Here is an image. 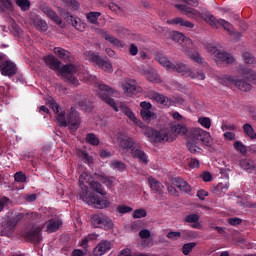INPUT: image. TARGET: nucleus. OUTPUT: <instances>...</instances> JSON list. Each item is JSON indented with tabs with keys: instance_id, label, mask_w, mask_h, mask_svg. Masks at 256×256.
I'll use <instances>...</instances> for the list:
<instances>
[{
	"instance_id": "obj_57",
	"label": "nucleus",
	"mask_w": 256,
	"mask_h": 256,
	"mask_svg": "<svg viewBox=\"0 0 256 256\" xmlns=\"http://www.w3.org/2000/svg\"><path fill=\"white\" fill-rule=\"evenodd\" d=\"M242 222H243V220H241V218H229L228 219V223L230 225H232L233 227H235L237 225H241Z\"/></svg>"
},
{
	"instance_id": "obj_47",
	"label": "nucleus",
	"mask_w": 256,
	"mask_h": 256,
	"mask_svg": "<svg viewBox=\"0 0 256 256\" xmlns=\"http://www.w3.org/2000/svg\"><path fill=\"white\" fill-rule=\"evenodd\" d=\"M79 106L84 111H91V109H92L91 102L89 100H87V98H84V99L80 100L79 101Z\"/></svg>"
},
{
	"instance_id": "obj_40",
	"label": "nucleus",
	"mask_w": 256,
	"mask_h": 256,
	"mask_svg": "<svg viewBox=\"0 0 256 256\" xmlns=\"http://www.w3.org/2000/svg\"><path fill=\"white\" fill-rule=\"evenodd\" d=\"M78 157H80L84 163H88V165H91V163H93V156H90L85 151L79 150L78 151Z\"/></svg>"
},
{
	"instance_id": "obj_48",
	"label": "nucleus",
	"mask_w": 256,
	"mask_h": 256,
	"mask_svg": "<svg viewBox=\"0 0 256 256\" xmlns=\"http://www.w3.org/2000/svg\"><path fill=\"white\" fill-rule=\"evenodd\" d=\"M143 217H147V211L145 209L141 208L133 212L134 219H143Z\"/></svg>"
},
{
	"instance_id": "obj_56",
	"label": "nucleus",
	"mask_w": 256,
	"mask_h": 256,
	"mask_svg": "<svg viewBox=\"0 0 256 256\" xmlns=\"http://www.w3.org/2000/svg\"><path fill=\"white\" fill-rule=\"evenodd\" d=\"M1 5H3L4 9H8V11H13V3L11 0H0Z\"/></svg>"
},
{
	"instance_id": "obj_28",
	"label": "nucleus",
	"mask_w": 256,
	"mask_h": 256,
	"mask_svg": "<svg viewBox=\"0 0 256 256\" xmlns=\"http://www.w3.org/2000/svg\"><path fill=\"white\" fill-rule=\"evenodd\" d=\"M143 73L150 83H161V77H159V74H157V71L153 70V68L144 70Z\"/></svg>"
},
{
	"instance_id": "obj_63",
	"label": "nucleus",
	"mask_w": 256,
	"mask_h": 256,
	"mask_svg": "<svg viewBox=\"0 0 256 256\" xmlns=\"http://www.w3.org/2000/svg\"><path fill=\"white\" fill-rule=\"evenodd\" d=\"M168 239H177L181 237V232H169L167 234Z\"/></svg>"
},
{
	"instance_id": "obj_16",
	"label": "nucleus",
	"mask_w": 256,
	"mask_h": 256,
	"mask_svg": "<svg viewBox=\"0 0 256 256\" xmlns=\"http://www.w3.org/2000/svg\"><path fill=\"white\" fill-rule=\"evenodd\" d=\"M140 106L142 108L140 113L143 121H145L146 123H151L153 119H157V114L153 112V106L151 105V103L141 102Z\"/></svg>"
},
{
	"instance_id": "obj_25",
	"label": "nucleus",
	"mask_w": 256,
	"mask_h": 256,
	"mask_svg": "<svg viewBox=\"0 0 256 256\" xmlns=\"http://www.w3.org/2000/svg\"><path fill=\"white\" fill-rule=\"evenodd\" d=\"M168 25H180V27H187V29H193L195 24L189 20H185L181 17L167 20Z\"/></svg>"
},
{
	"instance_id": "obj_59",
	"label": "nucleus",
	"mask_w": 256,
	"mask_h": 256,
	"mask_svg": "<svg viewBox=\"0 0 256 256\" xmlns=\"http://www.w3.org/2000/svg\"><path fill=\"white\" fill-rule=\"evenodd\" d=\"M201 178L203 181H205V183H209V181L213 179V175H211V172H203Z\"/></svg>"
},
{
	"instance_id": "obj_10",
	"label": "nucleus",
	"mask_w": 256,
	"mask_h": 256,
	"mask_svg": "<svg viewBox=\"0 0 256 256\" xmlns=\"http://www.w3.org/2000/svg\"><path fill=\"white\" fill-rule=\"evenodd\" d=\"M217 81L225 87H231V85H234V87H237V89L240 91H251V84H249L247 80L240 79L239 77H235L233 75L223 74L218 76Z\"/></svg>"
},
{
	"instance_id": "obj_7",
	"label": "nucleus",
	"mask_w": 256,
	"mask_h": 256,
	"mask_svg": "<svg viewBox=\"0 0 256 256\" xmlns=\"http://www.w3.org/2000/svg\"><path fill=\"white\" fill-rule=\"evenodd\" d=\"M118 143H119V149L121 152H123L125 155H131L134 159H138L140 163H144V165H147L149 163V158L147 157V154L145 151H143V148L135 141V139L120 133L118 134Z\"/></svg>"
},
{
	"instance_id": "obj_4",
	"label": "nucleus",
	"mask_w": 256,
	"mask_h": 256,
	"mask_svg": "<svg viewBox=\"0 0 256 256\" xmlns=\"http://www.w3.org/2000/svg\"><path fill=\"white\" fill-rule=\"evenodd\" d=\"M155 59L160 63L166 71L171 73H180L184 77H190V79H198V81H204L205 73L203 71H198L197 73L191 71L189 65L182 62H171L169 57L163 52L155 53Z\"/></svg>"
},
{
	"instance_id": "obj_51",
	"label": "nucleus",
	"mask_w": 256,
	"mask_h": 256,
	"mask_svg": "<svg viewBox=\"0 0 256 256\" xmlns=\"http://www.w3.org/2000/svg\"><path fill=\"white\" fill-rule=\"evenodd\" d=\"M216 191H221L222 193H227L229 191V182H220L216 186Z\"/></svg>"
},
{
	"instance_id": "obj_11",
	"label": "nucleus",
	"mask_w": 256,
	"mask_h": 256,
	"mask_svg": "<svg viewBox=\"0 0 256 256\" xmlns=\"http://www.w3.org/2000/svg\"><path fill=\"white\" fill-rule=\"evenodd\" d=\"M206 49L208 53L213 55L216 63H227L229 65V63H233V61H235V58H233L231 54L217 49V47L213 46V44H208Z\"/></svg>"
},
{
	"instance_id": "obj_52",
	"label": "nucleus",
	"mask_w": 256,
	"mask_h": 256,
	"mask_svg": "<svg viewBox=\"0 0 256 256\" xmlns=\"http://www.w3.org/2000/svg\"><path fill=\"white\" fill-rule=\"evenodd\" d=\"M187 148L190 153H199V151H201V148L196 146L193 142H191V140L188 141Z\"/></svg>"
},
{
	"instance_id": "obj_35",
	"label": "nucleus",
	"mask_w": 256,
	"mask_h": 256,
	"mask_svg": "<svg viewBox=\"0 0 256 256\" xmlns=\"http://www.w3.org/2000/svg\"><path fill=\"white\" fill-rule=\"evenodd\" d=\"M25 219L27 221H30L31 223H39V221L41 219V214H39L37 212H26Z\"/></svg>"
},
{
	"instance_id": "obj_24",
	"label": "nucleus",
	"mask_w": 256,
	"mask_h": 256,
	"mask_svg": "<svg viewBox=\"0 0 256 256\" xmlns=\"http://www.w3.org/2000/svg\"><path fill=\"white\" fill-rule=\"evenodd\" d=\"M237 72L241 77L247 79V81H255L254 83H256V73L253 70L245 68L244 66H239Z\"/></svg>"
},
{
	"instance_id": "obj_58",
	"label": "nucleus",
	"mask_w": 256,
	"mask_h": 256,
	"mask_svg": "<svg viewBox=\"0 0 256 256\" xmlns=\"http://www.w3.org/2000/svg\"><path fill=\"white\" fill-rule=\"evenodd\" d=\"M199 161L196 158H191L190 162H189V167L191 169H199Z\"/></svg>"
},
{
	"instance_id": "obj_44",
	"label": "nucleus",
	"mask_w": 256,
	"mask_h": 256,
	"mask_svg": "<svg viewBox=\"0 0 256 256\" xmlns=\"http://www.w3.org/2000/svg\"><path fill=\"white\" fill-rule=\"evenodd\" d=\"M86 142L90 145L97 146L99 145V138L95 134L89 133L86 135Z\"/></svg>"
},
{
	"instance_id": "obj_3",
	"label": "nucleus",
	"mask_w": 256,
	"mask_h": 256,
	"mask_svg": "<svg viewBox=\"0 0 256 256\" xmlns=\"http://www.w3.org/2000/svg\"><path fill=\"white\" fill-rule=\"evenodd\" d=\"M86 81H94V87L98 89L99 91L97 92V96L99 99L104 101L107 105H110L114 111H121L122 113H125V115L129 118L130 121H133V123H137V117H135V114L125 103L123 102H115L112 98L111 95L115 93V90L113 88L105 85V83L101 81L95 80V76H85Z\"/></svg>"
},
{
	"instance_id": "obj_14",
	"label": "nucleus",
	"mask_w": 256,
	"mask_h": 256,
	"mask_svg": "<svg viewBox=\"0 0 256 256\" xmlns=\"http://www.w3.org/2000/svg\"><path fill=\"white\" fill-rule=\"evenodd\" d=\"M40 11L48 17V19H51L56 25H59L60 27H63V20L57 15V12L51 8L47 3H41L39 5Z\"/></svg>"
},
{
	"instance_id": "obj_53",
	"label": "nucleus",
	"mask_w": 256,
	"mask_h": 256,
	"mask_svg": "<svg viewBox=\"0 0 256 256\" xmlns=\"http://www.w3.org/2000/svg\"><path fill=\"white\" fill-rule=\"evenodd\" d=\"M103 37L106 41H109V43H112V45H119V41L115 37L111 36L110 34L105 33Z\"/></svg>"
},
{
	"instance_id": "obj_22",
	"label": "nucleus",
	"mask_w": 256,
	"mask_h": 256,
	"mask_svg": "<svg viewBox=\"0 0 256 256\" xmlns=\"http://www.w3.org/2000/svg\"><path fill=\"white\" fill-rule=\"evenodd\" d=\"M122 89L125 95L131 97V95H135V91H137V82H135V80L125 79L122 81Z\"/></svg>"
},
{
	"instance_id": "obj_32",
	"label": "nucleus",
	"mask_w": 256,
	"mask_h": 256,
	"mask_svg": "<svg viewBox=\"0 0 256 256\" xmlns=\"http://www.w3.org/2000/svg\"><path fill=\"white\" fill-rule=\"evenodd\" d=\"M240 167L245 169L248 173H253L255 170V163L251 160L243 159L240 161Z\"/></svg>"
},
{
	"instance_id": "obj_8",
	"label": "nucleus",
	"mask_w": 256,
	"mask_h": 256,
	"mask_svg": "<svg viewBox=\"0 0 256 256\" xmlns=\"http://www.w3.org/2000/svg\"><path fill=\"white\" fill-rule=\"evenodd\" d=\"M172 39L173 41H176V43H180V45H182V51L187 55L188 59H191L194 63H204L205 60L201 57V54L195 51V43H193V40L185 37L181 32H173Z\"/></svg>"
},
{
	"instance_id": "obj_46",
	"label": "nucleus",
	"mask_w": 256,
	"mask_h": 256,
	"mask_svg": "<svg viewBox=\"0 0 256 256\" xmlns=\"http://www.w3.org/2000/svg\"><path fill=\"white\" fill-rule=\"evenodd\" d=\"M234 149L245 155L247 153V147L241 141L234 142Z\"/></svg>"
},
{
	"instance_id": "obj_61",
	"label": "nucleus",
	"mask_w": 256,
	"mask_h": 256,
	"mask_svg": "<svg viewBox=\"0 0 256 256\" xmlns=\"http://www.w3.org/2000/svg\"><path fill=\"white\" fill-rule=\"evenodd\" d=\"M68 81H69V83H71L72 85H74V87H78V85H79V79H77V77H75V76H69L68 78Z\"/></svg>"
},
{
	"instance_id": "obj_33",
	"label": "nucleus",
	"mask_w": 256,
	"mask_h": 256,
	"mask_svg": "<svg viewBox=\"0 0 256 256\" xmlns=\"http://www.w3.org/2000/svg\"><path fill=\"white\" fill-rule=\"evenodd\" d=\"M68 21H71V24L75 29L78 31H83L85 29V23L81 22V19L73 17V16H68Z\"/></svg>"
},
{
	"instance_id": "obj_27",
	"label": "nucleus",
	"mask_w": 256,
	"mask_h": 256,
	"mask_svg": "<svg viewBox=\"0 0 256 256\" xmlns=\"http://www.w3.org/2000/svg\"><path fill=\"white\" fill-rule=\"evenodd\" d=\"M199 214H188L185 216L184 221L185 223H191L192 229H201V223H199Z\"/></svg>"
},
{
	"instance_id": "obj_54",
	"label": "nucleus",
	"mask_w": 256,
	"mask_h": 256,
	"mask_svg": "<svg viewBox=\"0 0 256 256\" xmlns=\"http://www.w3.org/2000/svg\"><path fill=\"white\" fill-rule=\"evenodd\" d=\"M117 211L122 214L131 213V211H133V208H131L130 206L120 205L117 207Z\"/></svg>"
},
{
	"instance_id": "obj_45",
	"label": "nucleus",
	"mask_w": 256,
	"mask_h": 256,
	"mask_svg": "<svg viewBox=\"0 0 256 256\" xmlns=\"http://www.w3.org/2000/svg\"><path fill=\"white\" fill-rule=\"evenodd\" d=\"M198 123L204 127V129H211V119L209 117H200Z\"/></svg>"
},
{
	"instance_id": "obj_41",
	"label": "nucleus",
	"mask_w": 256,
	"mask_h": 256,
	"mask_svg": "<svg viewBox=\"0 0 256 256\" xmlns=\"http://www.w3.org/2000/svg\"><path fill=\"white\" fill-rule=\"evenodd\" d=\"M99 180L101 183L106 185L108 189H111L113 187V183H115V177L100 176Z\"/></svg>"
},
{
	"instance_id": "obj_20",
	"label": "nucleus",
	"mask_w": 256,
	"mask_h": 256,
	"mask_svg": "<svg viewBox=\"0 0 256 256\" xmlns=\"http://www.w3.org/2000/svg\"><path fill=\"white\" fill-rule=\"evenodd\" d=\"M113 247V243L108 240H103L100 243L96 245V247L93 250V255L95 256H102L105 255V253H109Z\"/></svg>"
},
{
	"instance_id": "obj_2",
	"label": "nucleus",
	"mask_w": 256,
	"mask_h": 256,
	"mask_svg": "<svg viewBox=\"0 0 256 256\" xmlns=\"http://www.w3.org/2000/svg\"><path fill=\"white\" fill-rule=\"evenodd\" d=\"M175 8L178 9V11H180L182 15H186V17H188L189 19H194V21H201V19H203L205 23H208V25H210L214 29H219V27H223L225 31L231 33V29L233 27L231 23L225 21L224 19H217L205 8L197 10L185 4H176Z\"/></svg>"
},
{
	"instance_id": "obj_62",
	"label": "nucleus",
	"mask_w": 256,
	"mask_h": 256,
	"mask_svg": "<svg viewBox=\"0 0 256 256\" xmlns=\"http://www.w3.org/2000/svg\"><path fill=\"white\" fill-rule=\"evenodd\" d=\"M129 53L130 55H137V53H139V48H137V46H135V44H131L129 47Z\"/></svg>"
},
{
	"instance_id": "obj_42",
	"label": "nucleus",
	"mask_w": 256,
	"mask_h": 256,
	"mask_svg": "<svg viewBox=\"0 0 256 256\" xmlns=\"http://www.w3.org/2000/svg\"><path fill=\"white\" fill-rule=\"evenodd\" d=\"M111 169H114L115 171H125V163L119 161V160H114L110 163Z\"/></svg>"
},
{
	"instance_id": "obj_13",
	"label": "nucleus",
	"mask_w": 256,
	"mask_h": 256,
	"mask_svg": "<svg viewBox=\"0 0 256 256\" xmlns=\"http://www.w3.org/2000/svg\"><path fill=\"white\" fill-rule=\"evenodd\" d=\"M41 231H43V227L33 224L24 230L22 236L25 237L30 243H41V241H43Z\"/></svg>"
},
{
	"instance_id": "obj_55",
	"label": "nucleus",
	"mask_w": 256,
	"mask_h": 256,
	"mask_svg": "<svg viewBox=\"0 0 256 256\" xmlns=\"http://www.w3.org/2000/svg\"><path fill=\"white\" fill-rule=\"evenodd\" d=\"M111 11H116V13H125V8L124 7H121L115 3H112L109 5Z\"/></svg>"
},
{
	"instance_id": "obj_43",
	"label": "nucleus",
	"mask_w": 256,
	"mask_h": 256,
	"mask_svg": "<svg viewBox=\"0 0 256 256\" xmlns=\"http://www.w3.org/2000/svg\"><path fill=\"white\" fill-rule=\"evenodd\" d=\"M196 246H197V243H195V242H190V243L184 244L182 247L183 255H189V253H191L193 251V249H195Z\"/></svg>"
},
{
	"instance_id": "obj_12",
	"label": "nucleus",
	"mask_w": 256,
	"mask_h": 256,
	"mask_svg": "<svg viewBox=\"0 0 256 256\" xmlns=\"http://www.w3.org/2000/svg\"><path fill=\"white\" fill-rule=\"evenodd\" d=\"M150 98L153 99V101H156L160 107H172L175 105V103H178L179 105H185V99L182 97L175 98V101L171 100L169 97L164 96L163 94H159L157 92H151Z\"/></svg>"
},
{
	"instance_id": "obj_15",
	"label": "nucleus",
	"mask_w": 256,
	"mask_h": 256,
	"mask_svg": "<svg viewBox=\"0 0 256 256\" xmlns=\"http://www.w3.org/2000/svg\"><path fill=\"white\" fill-rule=\"evenodd\" d=\"M17 227V221L9 218H2L1 220V231L2 237H11Z\"/></svg>"
},
{
	"instance_id": "obj_38",
	"label": "nucleus",
	"mask_w": 256,
	"mask_h": 256,
	"mask_svg": "<svg viewBox=\"0 0 256 256\" xmlns=\"http://www.w3.org/2000/svg\"><path fill=\"white\" fill-rule=\"evenodd\" d=\"M17 7L21 9V11H29L31 9V1L29 0H15Z\"/></svg>"
},
{
	"instance_id": "obj_18",
	"label": "nucleus",
	"mask_w": 256,
	"mask_h": 256,
	"mask_svg": "<svg viewBox=\"0 0 256 256\" xmlns=\"http://www.w3.org/2000/svg\"><path fill=\"white\" fill-rule=\"evenodd\" d=\"M92 225L99 229H111L113 227V221L106 216L94 215L92 217Z\"/></svg>"
},
{
	"instance_id": "obj_9",
	"label": "nucleus",
	"mask_w": 256,
	"mask_h": 256,
	"mask_svg": "<svg viewBox=\"0 0 256 256\" xmlns=\"http://www.w3.org/2000/svg\"><path fill=\"white\" fill-rule=\"evenodd\" d=\"M44 61L48 67H50L53 71H56V73H59V75H62V77H71L74 73H77V66L73 64H66L64 66H61V61L59 59L55 58L53 55H48L44 57Z\"/></svg>"
},
{
	"instance_id": "obj_30",
	"label": "nucleus",
	"mask_w": 256,
	"mask_h": 256,
	"mask_svg": "<svg viewBox=\"0 0 256 256\" xmlns=\"http://www.w3.org/2000/svg\"><path fill=\"white\" fill-rule=\"evenodd\" d=\"M54 53L61 59V61H71V52L61 48V47H56L54 48Z\"/></svg>"
},
{
	"instance_id": "obj_39",
	"label": "nucleus",
	"mask_w": 256,
	"mask_h": 256,
	"mask_svg": "<svg viewBox=\"0 0 256 256\" xmlns=\"http://www.w3.org/2000/svg\"><path fill=\"white\" fill-rule=\"evenodd\" d=\"M243 129L247 137H249L250 139H256V133L251 124H244Z\"/></svg>"
},
{
	"instance_id": "obj_29",
	"label": "nucleus",
	"mask_w": 256,
	"mask_h": 256,
	"mask_svg": "<svg viewBox=\"0 0 256 256\" xmlns=\"http://www.w3.org/2000/svg\"><path fill=\"white\" fill-rule=\"evenodd\" d=\"M175 185L177 189L181 190L183 193L191 194V185L183 180V178H176Z\"/></svg>"
},
{
	"instance_id": "obj_34",
	"label": "nucleus",
	"mask_w": 256,
	"mask_h": 256,
	"mask_svg": "<svg viewBox=\"0 0 256 256\" xmlns=\"http://www.w3.org/2000/svg\"><path fill=\"white\" fill-rule=\"evenodd\" d=\"M99 17H101L100 12H90L86 14L88 23H92L93 25H97V23H99Z\"/></svg>"
},
{
	"instance_id": "obj_64",
	"label": "nucleus",
	"mask_w": 256,
	"mask_h": 256,
	"mask_svg": "<svg viewBox=\"0 0 256 256\" xmlns=\"http://www.w3.org/2000/svg\"><path fill=\"white\" fill-rule=\"evenodd\" d=\"M119 256H133V254L131 253V249L125 248L120 251Z\"/></svg>"
},
{
	"instance_id": "obj_1",
	"label": "nucleus",
	"mask_w": 256,
	"mask_h": 256,
	"mask_svg": "<svg viewBox=\"0 0 256 256\" xmlns=\"http://www.w3.org/2000/svg\"><path fill=\"white\" fill-rule=\"evenodd\" d=\"M79 183L81 187L79 197L84 203L87 205H94L96 209H105V207H109V201L100 200L99 197L95 196V194L89 192L87 183L90 185L93 191H96V193H99L100 195H107V192H105L103 186L98 182L91 180V176L87 172H84L80 175Z\"/></svg>"
},
{
	"instance_id": "obj_31",
	"label": "nucleus",
	"mask_w": 256,
	"mask_h": 256,
	"mask_svg": "<svg viewBox=\"0 0 256 256\" xmlns=\"http://www.w3.org/2000/svg\"><path fill=\"white\" fill-rule=\"evenodd\" d=\"M205 130L201 128H194L190 133V141H194L195 143H200L201 138L203 137V133Z\"/></svg>"
},
{
	"instance_id": "obj_60",
	"label": "nucleus",
	"mask_w": 256,
	"mask_h": 256,
	"mask_svg": "<svg viewBox=\"0 0 256 256\" xmlns=\"http://www.w3.org/2000/svg\"><path fill=\"white\" fill-rule=\"evenodd\" d=\"M139 235L141 239H149V237H151V231L143 229L139 232Z\"/></svg>"
},
{
	"instance_id": "obj_49",
	"label": "nucleus",
	"mask_w": 256,
	"mask_h": 256,
	"mask_svg": "<svg viewBox=\"0 0 256 256\" xmlns=\"http://www.w3.org/2000/svg\"><path fill=\"white\" fill-rule=\"evenodd\" d=\"M14 179L16 183H25V181H27V176L25 175V173L20 171L14 175Z\"/></svg>"
},
{
	"instance_id": "obj_21",
	"label": "nucleus",
	"mask_w": 256,
	"mask_h": 256,
	"mask_svg": "<svg viewBox=\"0 0 256 256\" xmlns=\"http://www.w3.org/2000/svg\"><path fill=\"white\" fill-rule=\"evenodd\" d=\"M63 225V221L59 218H53L45 222L42 229H45L47 233H55V231H59V228Z\"/></svg>"
},
{
	"instance_id": "obj_36",
	"label": "nucleus",
	"mask_w": 256,
	"mask_h": 256,
	"mask_svg": "<svg viewBox=\"0 0 256 256\" xmlns=\"http://www.w3.org/2000/svg\"><path fill=\"white\" fill-rule=\"evenodd\" d=\"M98 237H99V235H97V234L88 235L80 242V247H83V249H85V251H87V249L89 248V241H95V239H97Z\"/></svg>"
},
{
	"instance_id": "obj_37",
	"label": "nucleus",
	"mask_w": 256,
	"mask_h": 256,
	"mask_svg": "<svg viewBox=\"0 0 256 256\" xmlns=\"http://www.w3.org/2000/svg\"><path fill=\"white\" fill-rule=\"evenodd\" d=\"M200 143H203V145H206V147H211V145H213V138H211V134L204 130Z\"/></svg>"
},
{
	"instance_id": "obj_5",
	"label": "nucleus",
	"mask_w": 256,
	"mask_h": 256,
	"mask_svg": "<svg viewBox=\"0 0 256 256\" xmlns=\"http://www.w3.org/2000/svg\"><path fill=\"white\" fill-rule=\"evenodd\" d=\"M49 107L55 113L56 123L59 127H69L71 131H77L81 126V114L75 108H70L65 114V111L53 99L49 101Z\"/></svg>"
},
{
	"instance_id": "obj_17",
	"label": "nucleus",
	"mask_w": 256,
	"mask_h": 256,
	"mask_svg": "<svg viewBox=\"0 0 256 256\" xmlns=\"http://www.w3.org/2000/svg\"><path fill=\"white\" fill-rule=\"evenodd\" d=\"M90 61L92 63H96L100 69H103L106 73H111L113 71V65L105 59L101 58V56L91 53L89 56Z\"/></svg>"
},
{
	"instance_id": "obj_50",
	"label": "nucleus",
	"mask_w": 256,
	"mask_h": 256,
	"mask_svg": "<svg viewBox=\"0 0 256 256\" xmlns=\"http://www.w3.org/2000/svg\"><path fill=\"white\" fill-rule=\"evenodd\" d=\"M243 58H244V61L247 65H253L255 64V57H253V55H251V53L249 52H245L243 54Z\"/></svg>"
},
{
	"instance_id": "obj_26",
	"label": "nucleus",
	"mask_w": 256,
	"mask_h": 256,
	"mask_svg": "<svg viewBox=\"0 0 256 256\" xmlns=\"http://www.w3.org/2000/svg\"><path fill=\"white\" fill-rule=\"evenodd\" d=\"M148 183L153 193H158V195H161V193H163L165 187L163 186V184H161V182L157 181L155 178L150 176L148 177Z\"/></svg>"
},
{
	"instance_id": "obj_19",
	"label": "nucleus",
	"mask_w": 256,
	"mask_h": 256,
	"mask_svg": "<svg viewBox=\"0 0 256 256\" xmlns=\"http://www.w3.org/2000/svg\"><path fill=\"white\" fill-rule=\"evenodd\" d=\"M1 74L6 77H13L17 73V66L11 60L0 63Z\"/></svg>"
},
{
	"instance_id": "obj_6",
	"label": "nucleus",
	"mask_w": 256,
	"mask_h": 256,
	"mask_svg": "<svg viewBox=\"0 0 256 256\" xmlns=\"http://www.w3.org/2000/svg\"><path fill=\"white\" fill-rule=\"evenodd\" d=\"M143 134L152 143H161V141H175L178 135L187 134V126L183 124H177L170 128H165L160 131H156L153 128L146 127Z\"/></svg>"
},
{
	"instance_id": "obj_23",
	"label": "nucleus",
	"mask_w": 256,
	"mask_h": 256,
	"mask_svg": "<svg viewBox=\"0 0 256 256\" xmlns=\"http://www.w3.org/2000/svg\"><path fill=\"white\" fill-rule=\"evenodd\" d=\"M31 24L33 25V27H35V29H37V31H40L41 33H45L47 32V29H49L47 21H45L39 16H34L31 19Z\"/></svg>"
}]
</instances>
